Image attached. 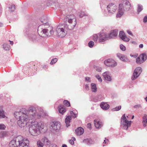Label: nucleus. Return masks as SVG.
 <instances>
[{
    "label": "nucleus",
    "mask_w": 147,
    "mask_h": 147,
    "mask_svg": "<svg viewBox=\"0 0 147 147\" xmlns=\"http://www.w3.org/2000/svg\"><path fill=\"white\" fill-rule=\"evenodd\" d=\"M14 114L17 120L18 125L21 127L26 126L29 119L32 120L39 118L41 116V114H38L37 108L33 106L30 107L27 110L22 109L19 111L15 112Z\"/></svg>",
    "instance_id": "1"
},
{
    "label": "nucleus",
    "mask_w": 147,
    "mask_h": 147,
    "mask_svg": "<svg viewBox=\"0 0 147 147\" xmlns=\"http://www.w3.org/2000/svg\"><path fill=\"white\" fill-rule=\"evenodd\" d=\"M65 22H67L69 24L67 25H59L56 29L57 35L59 37L63 38L67 34V28L69 30L72 29L76 24V20L75 16L73 15H67L64 19Z\"/></svg>",
    "instance_id": "2"
},
{
    "label": "nucleus",
    "mask_w": 147,
    "mask_h": 147,
    "mask_svg": "<svg viewBox=\"0 0 147 147\" xmlns=\"http://www.w3.org/2000/svg\"><path fill=\"white\" fill-rule=\"evenodd\" d=\"M122 4L119 5V11L117 14V18H120L123 13L124 11H128L131 7L130 2L127 0H123Z\"/></svg>",
    "instance_id": "3"
},
{
    "label": "nucleus",
    "mask_w": 147,
    "mask_h": 147,
    "mask_svg": "<svg viewBox=\"0 0 147 147\" xmlns=\"http://www.w3.org/2000/svg\"><path fill=\"white\" fill-rule=\"evenodd\" d=\"M40 124L38 122H36L30 126L29 128V132L32 136H37L40 133Z\"/></svg>",
    "instance_id": "4"
},
{
    "label": "nucleus",
    "mask_w": 147,
    "mask_h": 147,
    "mask_svg": "<svg viewBox=\"0 0 147 147\" xmlns=\"http://www.w3.org/2000/svg\"><path fill=\"white\" fill-rule=\"evenodd\" d=\"M40 26L38 28V32L41 36H50L53 34L54 31L51 26H49L47 28L43 29L42 30H40Z\"/></svg>",
    "instance_id": "5"
},
{
    "label": "nucleus",
    "mask_w": 147,
    "mask_h": 147,
    "mask_svg": "<svg viewBox=\"0 0 147 147\" xmlns=\"http://www.w3.org/2000/svg\"><path fill=\"white\" fill-rule=\"evenodd\" d=\"M18 146L19 147H29V141L27 139L24 138L22 136H19Z\"/></svg>",
    "instance_id": "6"
},
{
    "label": "nucleus",
    "mask_w": 147,
    "mask_h": 147,
    "mask_svg": "<svg viewBox=\"0 0 147 147\" xmlns=\"http://www.w3.org/2000/svg\"><path fill=\"white\" fill-rule=\"evenodd\" d=\"M131 121L127 120L125 116V114H123L121 119V126L123 127L125 129H127L128 127L130 126Z\"/></svg>",
    "instance_id": "7"
},
{
    "label": "nucleus",
    "mask_w": 147,
    "mask_h": 147,
    "mask_svg": "<svg viewBox=\"0 0 147 147\" xmlns=\"http://www.w3.org/2000/svg\"><path fill=\"white\" fill-rule=\"evenodd\" d=\"M104 64L107 66L113 67L117 65V63L112 59H108L104 61Z\"/></svg>",
    "instance_id": "8"
},
{
    "label": "nucleus",
    "mask_w": 147,
    "mask_h": 147,
    "mask_svg": "<svg viewBox=\"0 0 147 147\" xmlns=\"http://www.w3.org/2000/svg\"><path fill=\"white\" fill-rule=\"evenodd\" d=\"M107 8L109 13H113L117 9V7L115 4L110 3L107 6Z\"/></svg>",
    "instance_id": "9"
},
{
    "label": "nucleus",
    "mask_w": 147,
    "mask_h": 147,
    "mask_svg": "<svg viewBox=\"0 0 147 147\" xmlns=\"http://www.w3.org/2000/svg\"><path fill=\"white\" fill-rule=\"evenodd\" d=\"M109 39L108 34L105 33H102L100 34L99 37V41L100 42H103Z\"/></svg>",
    "instance_id": "10"
},
{
    "label": "nucleus",
    "mask_w": 147,
    "mask_h": 147,
    "mask_svg": "<svg viewBox=\"0 0 147 147\" xmlns=\"http://www.w3.org/2000/svg\"><path fill=\"white\" fill-rule=\"evenodd\" d=\"M19 136L14 138L9 144V147H17L18 146Z\"/></svg>",
    "instance_id": "11"
},
{
    "label": "nucleus",
    "mask_w": 147,
    "mask_h": 147,
    "mask_svg": "<svg viewBox=\"0 0 147 147\" xmlns=\"http://www.w3.org/2000/svg\"><path fill=\"white\" fill-rule=\"evenodd\" d=\"M51 126L54 130H56L60 129L61 125L60 122L57 121L53 122Z\"/></svg>",
    "instance_id": "12"
},
{
    "label": "nucleus",
    "mask_w": 147,
    "mask_h": 147,
    "mask_svg": "<svg viewBox=\"0 0 147 147\" xmlns=\"http://www.w3.org/2000/svg\"><path fill=\"white\" fill-rule=\"evenodd\" d=\"M119 36L120 38L123 41L128 42L130 40L129 38L126 36L123 31H120Z\"/></svg>",
    "instance_id": "13"
},
{
    "label": "nucleus",
    "mask_w": 147,
    "mask_h": 147,
    "mask_svg": "<svg viewBox=\"0 0 147 147\" xmlns=\"http://www.w3.org/2000/svg\"><path fill=\"white\" fill-rule=\"evenodd\" d=\"M117 57L121 60L124 62H127L129 60L127 57L124 55L121 54L120 53H117Z\"/></svg>",
    "instance_id": "14"
},
{
    "label": "nucleus",
    "mask_w": 147,
    "mask_h": 147,
    "mask_svg": "<svg viewBox=\"0 0 147 147\" xmlns=\"http://www.w3.org/2000/svg\"><path fill=\"white\" fill-rule=\"evenodd\" d=\"M118 31L117 30H112L110 34H108L109 39L113 38L117 35Z\"/></svg>",
    "instance_id": "15"
},
{
    "label": "nucleus",
    "mask_w": 147,
    "mask_h": 147,
    "mask_svg": "<svg viewBox=\"0 0 147 147\" xmlns=\"http://www.w3.org/2000/svg\"><path fill=\"white\" fill-rule=\"evenodd\" d=\"M75 132L77 135L80 136L84 133V129L82 127H79L75 130Z\"/></svg>",
    "instance_id": "16"
},
{
    "label": "nucleus",
    "mask_w": 147,
    "mask_h": 147,
    "mask_svg": "<svg viewBox=\"0 0 147 147\" xmlns=\"http://www.w3.org/2000/svg\"><path fill=\"white\" fill-rule=\"evenodd\" d=\"M100 106L102 109L105 110L108 109L109 107V106L108 104L104 102L101 103Z\"/></svg>",
    "instance_id": "17"
},
{
    "label": "nucleus",
    "mask_w": 147,
    "mask_h": 147,
    "mask_svg": "<svg viewBox=\"0 0 147 147\" xmlns=\"http://www.w3.org/2000/svg\"><path fill=\"white\" fill-rule=\"evenodd\" d=\"M94 123L95 127L96 128H100L102 125V123L101 122H99L96 120H94Z\"/></svg>",
    "instance_id": "18"
},
{
    "label": "nucleus",
    "mask_w": 147,
    "mask_h": 147,
    "mask_svg": "<svg viewBox=\"0 0 147 147\" xmlns=\"http://www.w3.org/2000/svg\"><path fill=\"white\" fill-rule=\"evenodd\" d=\"M41 140L45 145H49L50 144V141L46 137L43 138Z\"/></svg>",
    "instance_id": "19"
},
{
    "label": "nucleus",
    "mask_w": 147,
    "mask_h": 147,
    "mask_svg": "<svg viewBox=\"0 0 147 147\" xmlns=\"http://www.w3.org/2000/svg\"><path fill=\"white\" fill-rule=\"evenodd\" d=\"M143 123V126L144 127H145L146 126L147 124V115H145L143 117V120L142 121Z\"/></svg>",
    "instance_id": "20"
},
{
    "label": "nucleus",
    "mask_w": 147,
    "mask_h": 147,
    "mask_svg": "<svg viewBox=\"0 0 147 147\" xmlns=\"http://www.w3.org/2000/svg\"><path fill=\"white\" fill-rule=\"evenodd\" d=\"M71 119V117L69 116H68L65 119V123L66 124L67 127H68L69 126V123Z\"/></svg>",
    "instance_id": "21"
},
{
    "label": "nucleus",
    "mask_w": 147,
    "mask_h": 147,
    "mask_svg": "<svg viewBox=\"0 0 147 147\" xmlns=\"http://www.w3.org/2000/svg\"><path fill=\"white\" fill-rule=\"evenodd\" d=\"M5 113L0 108V119L6 117Z\"/></svg>",
    "instance_id": "22"
},
{
    "label": "nucleus",
    "mask_w": 147,
    "mask_h": 147,
    "mask_svg": "<svg viewBox=\"0 0 147 147\" xmlns=\"http://www.w3.org/2000/svg\"><path fill=\"white\" fill-rule=\"evenodd\" d=\"M58 109L59 113L62 114H63L66 111L65 108L61 106L59 107Z\"/></svg>",
    "instance_id": "23"
},
{
    "label": "nucleus",
    "mask_w": 147,
    "mask_h": 147,
    "mask_svg": "<svg viewBox=\"0 0 147 147\" xmlns=\"http://www.w3.org/2000/svg\"><path fill=\"white\" fill-rule=\"evenodd\" d=\"M139 59H141L143 62H144L146 59V56L145 54H142L139 56Z\"/></svg>",
    "instance_id": "24"
},
{
    "label": "nucleus",
    "mask_w": 147,
    "mask_h": 147,
    "mask_svg": "<svg viewBox=\"0 0 147 147\" xmlns=\"http://www.w3.org/2000/svg\"><path fill=\"white\" fill-rule=\"evenodd\" d=\"M41 22L43 24H46L48 23V19L47 17H43L41 19Z\"/></svg>",
    "instance_id": "25"
},
{
    "label": "nucleus",
    "mask_w": 147,
    "mask_h": 147,
    "mask_svg": "<svg viewBox=\"0 0 147 147\" xmlns=\"http://www.w3.org/2000/svg\"><path fill=\"white\" fill-rule=\"evenodd\" d=\"M142 71V70L141 68L140 67H138L136 68L133 74H141Z\"/></svg>",
    "instance_id": "26"
},
{
    "label": "nucleus",
    "mask_w": 147,
    "mask_h": 147,
    "mask_svg": "<svg viewBox=\"0 0 147 147\" xmlns=\"http://www.w3.org/2000/svg\"><path fill=\"white\" fill-rule=\"evenodd\" d=\"M103 76L105 80L108 81H111V77L109 74H104Z\"/></svg>",
    "instance_id": "27"
},
{
    "label": "nucleus",
    "mask_w": 147,
    "mask_h": 147,
    "mask_svg": "<svg viewBox=\"0 0 147 147\" xmlns=\"http://www.w3.org/2000/svg\"><path fill=\"white\" fill-rule=\"evenodd\" d=\"M91 89L93 92H95L96 91L97 88L96 85L94 83L91 84Z\"/></svg>",
    "instance_id": "28"
},
{
    "label": "nucleus",
    "mask_w": 147,
    "mask_h": 147,
    "mask_svg": "<svg viewBox=\"0 0 147 147\" xmlns=\"http://www.w3.org/2000/svg\"><path fill=\"white\" fill-rule=\"evenodd\" d=\"M37 37L35 35H32L30 36V39L33 41H35L36 40Z\"/></svg>",
    "instance_id": "29"
},
{
    "label": "nucleus",
    "mask_w": 147,
    "mask_h": 147,
    "mask_svg": "<svg viewBox=\"0 0 147 147\" xmlns=\"http://www.w3.org/2000/svg\"><path fill=\"white\" fill-rule=\"evenodd\" d=\"M3 47L5 50H8L10 49V46L7 44H4L3 45Z\"/></svg>",
    "instance_id": "30"
},
{
    "label": "nucleus",
    "mask_w": 147,
    "mask_h": 147,
    "mask_svg": "<svg viewBox=\"0 0 147 147\" xmlns=\"http://www.w3.org/2000/svg\"><path fill=\"white\" fill-rule=\"evenodd\" d=\"M138 6L137 12L139 13L140 12L143 10V7L140 4H138Z\"/></svg>",
    "instance_id": "31"
},
{
    "label": "nucleus",
    "mask_w": 147,
    "mask_h": 147,
    "mask_svg": "<svg viewBox=\"0 0 147 147\" xmlns=\"http://www.w3.org/2000/svg\"><path fill=\"white\" fill-rule=\"evenodd\" d=\"M37 144L38 147H43L44 146V144L40 140L38 141Z\"/></svg>",
    "instance_id": "32"
},
{
    "label": "nucleus",
    "mask_w": 147,
    "mask_h": 147,
    "mask_svg": "<svg viewBox=\"0 0 147 147\" xmlns=\"http://www.w3.org/2000/svg\"><path fill=\"white\" fill-rule=\"evenodd\" d=\"M139 76V74H133L131 77V79L134 80L137 78Z\"/></svg>",
    "instance_id": "33"
},
{
    "label": "nucleus",
    "mask_w": 147,
    "mask_h": 147,
    "mask_svg": "<svg viewBox=\"0 0 147 147\" xmlns=\"http://www.w3.org/2000/svg\"><path fill=\"white\" fill-rule=\"evenodd\" d=\"M79 16L80 18H82L85 16H87V13H85L84 12L81 11L79 14Z\"/></svg>",
    "instance_id": "34"
},
{
    "label": "nucleus",
    "mask_w": 147,
    "mask_h": 147,
    "mask_svg": "<svg viewBox=\"0 0 147 147\" xmlns=\"http://www.w3.org/2000/svg\"><path fill=\"white\" fill-rule=\"evenodd\" d=\"M64 104L66 106L69 107L70 106L69 102L67 100H65L63 102Z\"/></svg>",
    "instance_id": "35"
},
{
    "label": "nucleus",
    "mask_w": 147,
    "mask_h": 147,
    "mask_svg": "<svg viewBox=\"0 0 147 147\" xmlns=\"http://www.w3.org/2000/svg\"><path fill=\"white\" fill-rule=\"evenodd\" d=\"M84 142H88V143H87L88 145L92 144L93 142V141L91 139H88L84 140Z\"/></svg>",
    "instance_id": "36"
},
{
    "label": "nucleus",
    "mask_w": 147,
    "mask_h": 147,
    "mask_svg": "<svg viewBox=\"0 0 147 147\" xmlns=\"http://www.w3.org/2000/svg\"><path fill=\"white\" fill-rule=\"evenodd\" d=\"M57 58L52 59L50 64L51 65L54 64L57 62Z\"/></svg>",
    "instance_id": "37"
},
{
    "label": "nucleus",
    "mask_w": 147,
    "mask_h": 147,
    "mask_svg": "<svg viewBox=\"0 0 147 147\" xmlns=\"http://www.w3.org/2000/svg\"><path fill=\"white\" fill-rule=\"evenodd\" d=\"M88 46L90 48H92L94 45V42L92 41H90L88 44Z\"/></svg>",
    "instance_id": "38"
},
{
    "label": "nucleus",
    "mask_w": 147,
    "mask_h": 147,
    "mask_svg": "<svg viewBox=\"0 0 147 147\" xmlns=\"http://www.w3.org/2000/svg\"><path fill=\"white\" fill-rule=\"evenodd\" d=\"M70 114L71 115V117H72L74 118H75L77 117V115L74 113L73 111H71Z\"/></svg>",
    "instance_id": "39"
},
{
    "label": "nucleus",
    "mask_w": 147,
    "mask_h": 147,
    "mask_svg": "<svg viewBox=\"0 0 147 147\" xmlns=\"http://www.w3.org/2000/svg\"><path fill=\"white\" fill-rule=\"evenodd\" d=\"M136 62L138 64H140L142 63H143L142 60L141 59H139V57L137 58L136 59Z\"/></svg>",
    "instance_id": "40"
},
{
    "label": "nucleus",
    "mask_w": 147,
    "mask_h": 147,
    "mask_svg": "<svg viewBox=\"0 0 147 147\" xmlns=\"http://www.w3.org/2000/svg\"><path fill=\"white\" fill-rule=\"evenodd\" d=\"M9 8L11 9V12L13 11L15 9V5H11L10 7H9Z\"/></svg>",
    "instance_id": "41"
},
{
    "label": "nucleus",
    "mask_w": 147,
    "mask_h": 147,
    "mask_svg": "<svg viewBox=\"0 0 147 147\" xmlns=\"http://www.w3.org/2000/svg\"><path fill=\"white\" fill-rule=\"evenodd\" d=\"M6 135V133L5 132L2 131L0 133V138H2L4 137Z\"/></svg>",
    "instance_id": "42"
},
{
    "label": "nucleus",
    "mask_w": 147,
    "mask_h": 147,
    "mask_svg": "<svg viewBox=\"0 0 147 147\" xmlns=\"http://www.w3.org/2000/svg\"><path fill=\"white\" fill-rule=\"evenodd\" d=\"M98 38V36L96 34H94L93 36V39L95 42L97 41Z\"/></svg>",
    "instance_id": "43"
},
{
    "label": "nucleus",
    "mask_w": 147,
    "mask_h": 147,
    "mask_svg": "<svg viewBox=\"0 0 147 147\" xmlns=\"http://www.w3.org/2000/svg\"><path fill=\"white\" fill-rule=\"evenodd\" d=\"M6 128V126L3 124H0V130H4Z\"/></svg>",
    "instance_id": "44"
},
{
    "label": "nucleus",
    "mask_w": 147,
    "mask_h": 147,
    "mask_svg": "<svg viewBox=\"0 0 147 147\" xmlns=\"http://www.w3.org/2000/svg\"><path fill=\"white\" fill-rule=\"evenodd\" d=\"M121 108V106H118L116 107L115 108L113 109V110L114 111H118L120 110Z\"/></svg>",
    "instance_id": "45"
},
{
    "label": "nucleus",
    "mask_w": 147,
    "mask_h": 147,
    "mask_svg": "<svg viewBox=\"0 0 147 147\" xmlns=\"http://www.w3.org/2000/svg\"><path fill=\"white\" fill-rule=\"evenodd\" d=\"M120 49L123 51H124L125 50L126 48L125 46L122 45H121L120 46Z\"/></svg>",
    "instance_id": "46"
},
{
    "label": "nucleus",
    "mask_w": 147,
    "mask_h": 147,
    "mask_svg": "<svg viewBox=\"0 0 147 147\" xmlns=\"http://www.w3.org/2000/svg\"><path fill=\"white\" fill-rule=\"evenodd\" d=\"M96 77L100 82H102V79L99 75L97 74L96 76Z\"/></svg>",
    "instance_id": "47"
},
{
    "label": "nucleus",
    "mask_w": 147,
    "mask_h": 147,
    "mask_svg": "<svg viewBox=\"0 0 147 147\" xmlns=\"http://www.w3.org/2000/svg\"><path fill=\"white\" fill-rule=\"evenodd\" d=\"M95 68L96 70L98 72H100L102 70V68L99 67H96Z\"/></svg>",
    "instance_id": "48"
},
{
    "label": "nucleus",
    "mask_w": 147,
    "mask_h": 147,
    "mask_svg": "<svg viewBox=\"0 0 147 147\" xmlns=\"http://www.w3.org/2000/svg\"><path fill=\"white\" fill-rule=\"evenodd\" d=\"M143 22L144 23H146L147 22V16H145L143 19Z\"/></svg>",
    "instance_id": "49"
},
{
    "label": "nucleus",
    "mask_w": 147,
    "mask_h": 147,
    "mask_svg": "<svg viewBox=\"0 0 147 147\" xmlns=\"http://www.w3.org/2000/svg\"><path fill=\"white\" fill-rule=\"evenodd\" d=\"M48 66L47 65H44L42 66V68L44 69H46L48 68Z\"/></svg>",
    "instance_id": "50"
},
{
    "label": "nucleus",
    "mask_w": 147,
    "mask_h": 147,
    "mask_svg": "<svg viewBox=\"0 0 147 147\" xmlns=\"http://www.w3.org/2000/svg\"><path fill=\"white\" fill-rule=\"evenodd\" d=\"M141 107V106L140 105H136L134 106V107L136 108H138Z\"/></svg>",
    "instance_id": "51"
},
{
    "label": "nucleus",
    "mask_w": 147,
    "mask_h": 147,
    "mask_svg": "<svg viewBox=\"0 0 147 147\" xmlns=\"http://www.w3.org/2000/svg\"><path fill=\"white\" fill-rule=\"evenodd\" d=\"M91 125L90 123H89L87 124V127L88 128H90L91 127Z\"/></svg>",
    "instance_id": "52"
},
{
    "label": "nucleus",
    "mask_w": 147,
    "mask_h": 147,
    "mask_svg": "<svg viewBox=\"0 0 147 147\" xmlns=\"http://www.w3.org/2000/svg\"><path fill=\"white\" fill-rule=\"evenodd\" d=\"M127 32L129 34L131 35H133V34L129 30H127Z\"/></svg>",
    "instance_id": "53"
},
{
    "label": "nucleus",
    "mask_w": 147,
    "mask_h": 147,
    "mask_svg": "<svg viewBox=\"0 0 147 147\" xmlns=\"http://www.w3.org/2000/svg\"><path fill=\"white\" fill-rule=\"evenodd\" d=\"M69 142L71 145H73L74 144V141H73V140H69Z\"/></svg>",
    "instance_id": "54"
},
{
    "label": "nucleus",
    "mask_w": 147,
    "mask_h": 147,
    "mask_svg": "<svg viewBox=\"0 0 147 147\" xmlns=\"http://www.w3.org/2000/svg\"><path fill=\"white\" fill-rule=\"evenodd\" d=\"M85 78L86 81H88L89 82H90V78L88 77H86Z\"/></svg>",
    "instance_id": "55"
},
{
    "label": "nucleus",
    "mask_w": 147,
    "mask_h": 147,
    "mask_svg": "<svg viewBox=\"0 0 147 147\" xmlns=\"http://www.w3.org/2000/svg\"><path fill=\"white\" fill-rule=\"evenodd\" d=\"M85 88L87 90H88L89 89V87L88 86V84H86L85 86Z\"/></svg>",
    "instance_id": "56"
},
{
    "label": "nucleus",
    "mask_w": 147,
    "mask_h": 147,
    "mask_svg": "<svg viewBox=\"0 0 147 147\" xmlns=\"http://www.w3.org/2000/svg\"><path fill=\"white\" fill-rule=\"evenodd\" d=\"M49 147H57V146L56 145H50Z\"/></svg>",
    "instance_id": "57"
},
{
    "label": "nucleus",
    "mask_w": 147,
    "mask_h": 147,
    "mask_svg": "<svg viewBox=\"0 0 147 147\" xmlns=\"http://www.w3.org/2000/svg\"><path fill=\"white\" fill-rule=\"evenodd\" d=\"M143 47V45L142 44H140L139 46V47L140 48H142Z\"/></svg>",
    "instance_id": "58"
},
{
    "label": "nucleus",
    "mask_w": 147,
    "mask_h": 147,
    "mask_svg": "<svg viewBox=\"0 0 147 147\" xmlns=\"http://www.w3.org/2000/svg\"><path fill=\"white\" fill-rule=\"evenodd\" d=\"M9 41L10 42V44L11 45H13V42L12 41H11L10 40H9Z\"/></svg>",
    "instance_id": "59"
},
{
    "label": "nucleus",
    "mask_w": 147,
    "mask_h": 147,
    "mask_svg": "<svg viewBox=\"0 0 147 147\" xmlns=\"http://www.w3.org/2000/svg\"><path fill=\"white\" fill-rule=\"evenodd\" d=\"M131 57H137V55H131Z\"/></svg>",
    "instance_id": "60"
},
{
    "label": "nucleus",
    "mask_w": 147,
    "mask_h": 147,
    "mask_svg": "<svg viewBox=\"0 0 147 147\" xmlns=\"http://www.w3.org/2000/svg\"><path fill=\"white\" fill-rule=\"evenodd\" d=\"M62 147H67V145L65 144H63L62 145Z\"/></svg>",
    "instance_id": "61"
},
{
    "label": "nucleus",
    "mask_w": 147,
    "mask_h": 147,
    "mask_svg": "<svg viewBox=\"0 0 147 147\" xmlns=\"http://www.w3.org/2000/svg\"><path fill=\"white\" fill-rule=\"evenodd\" d=\"M72 140H73V141L76 140V139L74 137H72Z\"/></svg>",
    "instance_id": "62"
},
{
    "label": "nucleus",
    "mask_w": 147,
    "mask_h": 147,
    "mask_svg": "<svg viewBox=\"0 0 147 147\" xmlns=\"http://www.w3.org/2000/svg\"><path fill=\"white\" fill-rule=\"evenodd\" d=\"M3 26V24H2L1 23H0V27H1Z\"/></svg>",
    "instance_id": "63"
},
{
    "label": "nucleus",
    "mask_w": 147,
    "mask_h": 147,
    "mask_svg": "<svg viewBox=\"0 0 147 147\" xmlns=\"http://www.w3.org/2000/svg\"><path fill=\"white\" fill-rule=\"evenodd\" d=\"M147 102V97L145 98Z\"/></svg>",
    "instance_id": "64"
}]
</instances>
